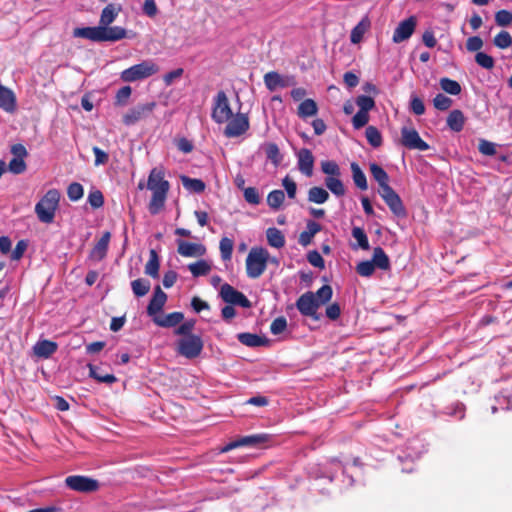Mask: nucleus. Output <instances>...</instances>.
Segmentation results:
<instances>
[{
  "instance_id": "obj_55",
  "label": "nucleus",
  "mask_w": 512,
  "mask_h": 512,
  "mask_svg": "<svg viewBox=\"0 0 512 512\" xmlns=\"http://www.w3.org/2000/svg\"><path fill=\"white\" fill-rule=\"evenodd\" d=\"M416 24L417 18L415 16H410L409 18L401 21L394 32H414Z\"/></svg>"
},
{
  "instance_id": "obj_52",
  "label": "nucleus",
  "mask_w": 512,
  "mask_h": 512,
  "mask_svg": "<svg viewBox=\"0 0 512 512\" xmlns=\"http://www.w3.org/2000/svg\"><path fill=\"white\" fill-rule=\"evenodd\" d=\"M475 61L480 67L487 70L492 69L495 65L493 57L484 52H477L475 55Z\"/></svg>"
},
{
  "instance_id": "obj_1",
  "label": "nucleus",
  "mask_w": 512,
  "mask_h": 512,
  "mask_svg": "<svg viewBox=\"0 0 512 512\" xmlns=\"http://www.w3.org/2000/svg\"><path fill=\"white\" fill-rule=\"evenodd\" d=\"M146 188L152 192L148 205L149 212L156 215L164 207L170 189L169 182L165 180L163 168L155 167L150 171Z\"/></svg>"
},
{
  "instance_id": "obj_2",
  "label": "nucleus",
  "mask_w": 512,
  "mask_h": 512,
  "mask_svg": "<svg viewBox=\"0 0 512 512\" xmlns=\"http://www.w3.org/2000/svg\"><path fill=\"white\" fill-rule=\"evenodd\" d=\"M61 194L57 189H49L35 205V213L41 223L51 224L59 208Z\"/></svg>"
},
{
  "instance_id": "obj_16",
  "label": "nucleus",
  "mask_w": 512,
  "mask_h": 512,
  "mask_svg": "<svg viewBox=\"0 0 512 512\" xmlns=\"http://www.w3.org/2000/svg\"><path fill=\"white\" fill-rule=\"evenodd\" d=\"M297 166L299 171L307 177L313 175L314 157L312 152L307 148L300 149L297 153Z\"/></svg>"
},
{
  "instance_id": "obj_43",
  "label": "nucleus",
  "mask_w": 512,
  "mask_h": 512,
  "mask_svg": "<svg viewBox=\"0 0 512 512\" xmlns=\"http://www.w3.org/2000/svg\"><path fill=\"white\" fill-rule=\"evenodd\" d=\"M285 200V193L276 189L271 191L267 196V204L272 210H278Z\"/></svg>"
},
{
  "instance_id": "obj_35",
  "label": "nucleus",
  "mask_w": 512,
  "mask_h": 512,
  "mask_svg": "<svg viewBox=\"0 0 512 512\" xmlns=\"http://www.w3.org/2000/svg\"><path fill=\"white\" fill-rule=\"evenodd\" d=\"M264 83L269 91H275L278 87H285L286 83L281 75L275 71L268 72L264 75Z\"/></svg>"
},
{
  "instance_id": "obj_17",
  "label": "nucleus",
  "mask_w": 512,
  "mask_h": 512,
  "mask_svg": "<svg viewBox=\"0 0 512 512\" xmlns=\"http://www.w3.org/2000/svg\"><path fill=\"white\" fill-rule=\"evenodd\" d=\"M167 301V295L159 286H156L152 298L147 306V314L151 317H158Z\"/></svg>"
},
{
  "instance_id": "obj_10",
  "label": "nucleus",
  "mask_w": 512,
  "mask_h": 512,
  "mask_svg": "<svg viewBox=\"0 0 512 512\" xmlns=\"http://www.w3.org/2000/svg\"><path fill=\"white\" fill-rule=\"evenodd\" d=\"M296 308L302 316L311 317L314 320H319L317 310L319 303L315 294L311 291L303 293L296 301Z\"/></svg>"
},
{
  "instance_id": "obj_3",
  "label": "nucleus",
  "mask_w": 512,
  "mask_h": 512,
  "mask_svg": "<svg viewBox=\"0 0 512 512\" xmlns=\"http://www.w3.org/2000/svg\"><path fill=\"white\" fill-rule=\"evenodd\" d=\"M121 9L120 5L110 3L103 8L98 26L76 27L73 29V32H126L121 27H108L115 20Z\"/></svg>"
},
{
  "instance_id": "obj_40",
  "label": "nucleus",
  "mask_w": 512,
  "mask_h": 512,
  "mask_svg": "<svg viewBox=\"0 0 512 512\" xmlns=\"http://www.w3.org/2000/svg\"><path fill=\"white\" fill-rule=\"evenodd\" d=\"M352 236L357 241V245H352L353 249L361 248L363 250H368L370 248L367 234L363 228L353 227Z\"/></svg>"
},
{
  "instance_id": "obj_58",
  "label": "nucleus",
  "mask_w": 512,
  "mask_h": 512,
  "mask_svg": "<svg viewBox=\"0 0 512 512\" xmlns=\"http://www.w3.org/2000/svg\"><path fill=\"white\" fill-rule=\"evenodd\" d=\"M287 328V320L285 317L280 316L275 318L270 325V332L273 335H279Z\"/></svg>"
},
{
  "instance_id": "obj_31",
  "label": "nucleus",
  "mask_w": 512,
  "mask_h": 512,
  "mask_svg": "<svg viewBox=\"0 0 512 512\" xmlns=\"http://www.w3.org/2000/svg\"><path fill=\"white\" fill-rule=\"evenodd\" d=\"M89 376L100 383L113 384L117 381L114 374H103L98 366L88 364Z\"/></svg>"
},
{
  "instance_id": "obj_63",
  "label": "nucleus",
  "mask_w": 512,
  "mask_h": 512,
  "mask_svg": "<svg viewBox=\"0 0 512 512\" xmlns=\"http://www.w3.org/2000/svg\"><path fill=\"white\" fill-rule=\"evenodd\" d=\"M495 21L499 26L505 27L512 23V13L504 9L499 10L495 15Z\"/></svg>"
},
{
  "instance_id": "obj_18",
  "label": "nucleus",
  "mask_w": 512,
  "mask_h": 512,
  "mask_svg": "<svg viewBox=\"0 0 512 512\" xmlns=\"http://www.w3.org/2000/svg\"><path fill=\"white\" fill-rule=\"evenodd\" d=\"M0 108L6 113H14L17 110L15 93L8 87L0 84Z\"/></svg>"
},
{
  "instance_id": "obj_6",
  "label": "nucleus",
  "mask_w": 512,
  "mask_h": 512,
  "mask_svg": "<svg viewBox=\"0 0 512 512\" xmlns=\"http://www.w3.org/2000/svg\"><path fill=\"white\" fill-rule=\"evenodd\" d=\"M233 111L226 93L221 90L218 91L213 98L211 118L217 124H224L227 122Z\"/></svg>"
},
{
  "instance_id": "obj_9",
  "label": "nucleus",
  "mask_w": 512,
  "mask_h": 512,
  "mask_svg": "<svg viewBox=\"0 0 512 512\" xmlns=\"http://www.w3.org/2000/svg\"><path fill=\"white\" fill-rule=\"evenodd\" d=\"M155 107L156 102L154 101L139 103L123 115V123L126 126H132L141 120H145L152 114Z\"/></svg>"
},
{
  "instance_id": "obj_12",
  "label": "nucleus",
  "mask_w": 512,
  "mask_h": 512,
  "mask_svg": "<svg viewBox=\"0 0 512 512\" xmlns=\"http://www.w3.org/2000/svg\"><path fill=\"white\" fill-rule=\"evenodd\" d=\"M220 296L222 300L230 305H238L243 308H250L251 302L240 291L236 290L228 283H224L220 288Z\"/></svg>"
},
{
  "instance_id": "obj_62",
  "label": "nucleus",
  "mask_w": 512,
  "mask_h": 512,
  "mask_svg": "<svg viewBox=\"0 0 512 512\" xmlns=\"http://www.w3.org/2000/svg\"><path fill=\"white\" fill-rule=\"evenodd\" d=\"M194 327L195 320H187L176 328L175 334L181 335L182 337H188L190 335H193L192 330L194 329Z\"/></svg>"
},
{
  "instance_id": "obj_41",
  "label": "nucleus",
  "mask_w": 512,
  "mask_h": 512,
  "mask_svg": "<svg viewBox=\"0 0 512 512\" xmlns=\"http://www.w3.org/2000/svg\"><path fill=\"white\" fill-rule=\"evenodd\" d=\"M188 269L194 277L207 275L211 270V265L206 260H198L188 265Z\"/></svg>"
},
{
  "instance_id": "obj_50",
  "label": "nucleus",
  "mask_w": 512,
  "mask_h": 512,
  "mask_svg": "<svg viewBox=\"0 0 512 512\" xmlns=\"http://www.w3.org/2000/svg\"><path fill=\"white\" fill-rule=\"evenodd\" d=\"M233 246H234L233 240L228 237H223L220 240L219 248H220L221 258L223 260L231 259L232 253H233Z\"/></svg>"
},
{
  "instance_id": "obj_29",
  "label": "nucleus",
  "mask_w": 512,
  "mask_h": 512,
  "mask_svg": "<svg viewBox=\"0 0 512 512\" xmlns=\"http://www.w3.org/2000/svg\"><path fill=\"white\" fill-rule=\"evenodd\" d=\"M370 172L373 179L379 184L380 189L386 188L389 185V176L387 172L377 163H370Z\"/></svg>"
},
{
  "instance_id": "obj_46",
  "label": "nucleus",
  "mask_w": 512,
  "mask_h": 512,
  "mask_svg": "<svg viewBox=\"0 0 512 512\" xmlns=\"http://www.w3.org/2000/svg\"><path fill=\"white\" fill-rule=\"evenodd\" d=\"M365 136L368 143L374 147L378 148L382 145V135L380 131L375 126H368L365 131Z\"/></svg>"
},
{
  "instance_id": "obj_51",
  "label": "nucleus",
  "mask_w": 512,
  "mask_h": 512,
  "mask_svg": "<svg viewBox=\"0 0 512 512\" xmlns=\"http://www.w3.org/2000/svg\"><path fill=\"white\" fill-rule=\"evenodd\" d=\"M84 189L80 183L73 182L67 188V196L71 201H78L83 197Z\"/></svg>"
},
{
  "instance_id": "obj_13",
  "label": "nucleus",
  "mask_w": 512,
  "mask_h": 512,
  "mask_svg": "<svg viewBox=\"0 0 512 512\" xmlns=\"http://www.w3.org/2000/svg\"><path fill=\"white\" fill-rule=\"evenodd\" d=\"M379 194L394 215L398 217H404L406 215V209L400 196L391 186L379 189Z\"/></svg>"
},
{
  "instance_id": "obj_44",
  "label": "nucleus",
  "mask_w": 512,
  "mask_h": 512,
  "mask_svg": "<svg viewBox=\"0 0 512 512\" xmlns=\"http://www.w3.org/2000/svg\"><path fill=\"white\" fill-rule=\"evenodd\" d=\"M131 288L136 297H143L149 292L151 284L148 280L139 278L131 282Z\"/></svg>"
},
{
  "instance_id": "obj_42",
  "label": "nucleus",
  "mask_w": 512,
  "mask_h": 512,
  "mask_svg": "<svg viewBox=\"0 0 512 512\" xmlns=\"http://www.w3.org/2000/svg\"><path fill=\"white\" fill-rule=\"evenodd\" d=\"M264 151L266 157L269 161H271L275 166H278L282 161V155L280 153L279 147L275 143H267L264 145Z\"/></svg>"
},
{
  "instance_id": "obj_36",
  "label": "nucleus",
  "mask_w": 512,
  "mask_h": 512,
  "mask_svg": "<svg viewBox=\"0 0 512 512\" xmlns=\"http://www.w3.org/2000/svg\"><path fill=\"white\" fill-rule=\"evenodd\" d=\"M268 244L274 248H282L285 245V238L282 232L275 228H268L266 231Z\"/></svg>"
},
{
  "instance_id": "obj_14",
  "label": "nucleus",
  "mask_w": 512,
  "mask_h": 512,
  "mask_svg": "<svg viewBox=\"0 0 512 512\" xmlns=\"http://www.w3.org/2000/svg\"><path fill=\"white\" fill-rule=\"evenodd\" d=\"M65 484L71 490L85 493L96 491L99 487L97 480L82 475L68 476L65 479Z\"/></svg>"
},
{
  "instance_id": "obj_22",
  "label": "nucleus",
  "mask_w": 512,
  "mask_h": 512,
  "mask_svg": "<svg viewBox=\"0 0 512 512\" xmlns=\"http://www.w3.org/2000/svg\"><path fill=\"white\" fill-rule=\"evenodd\" d=\"M206 252L202 244L180 241L178 244V253L184 257L202 256Z\"/></svg>"
},
{
  "instance_id": "obj_27",
  "label": "nucleus",
  "mask_w": 512,
  "mask_h": 512,
  "mask_svg": "<svg viewBox=\"0 0 512 512\" xmlns=\"http://www.w3.org/2000/svg\"><path fill=\"white\" fill-rule=\"evenodd\" d=\"M371 262L374 264L375 268L380 270H389L391 268V263L388 255L384 251L382 247H375L373 250V255Z\"/></svg>"
},
{
  "instance_id": "obj_37",
  "label": "nucleus",
  "mask_w": 512,
  "mask_h": 512,
  "mask_svg": "<svg viewBox=\"0 0 512 512\" xmlns=\"http://www.w3.org/2000/svg\"><path fill=\"white\" fill-rule=\"evenodd\" d=\"M308 201L315 204H323L329 199V193L322 187L314 186L308 191Z\"/></svg>"
},
{
  "instance_id": "obj_21",
  "label": "nucleus",
  "mask_w": 512,
  "mask_h": 512,
  "mask_svg": "<svg viewBox=\"0 0 512 512\" xmlns=\"http://www.w3.org/2000/svg\"><path fill=\"white\" fill-rule=\"evenodd\" d=\"M407 453L403 455H398V459L400 462H404L410 460L413 462L415 459L419 458L420 455L424 452V445L421 440L418 438L411 439L407 445Z\"/></svg>"
},
{
  "instance_id": "obj_49",
  "label": "nucleus",
  "mask_w": 512,
  "mask_h": 512,
  "mask_svg": "<svg viewBox=\"0 0 512 512\" xmlns=\"http://www.w3.org/2000/svg\"><path fill=\"white\" fill-rule=\"evenodd\" d=\"M314 294L320 307L321 305H324L331 300L333 296V290L330 285H323Z\"/></svg>"
},
{
  "instance_id": "obj_11",
  "label": "nucleus",
  "mask_w": 512,
  "mask_h": 512,
  "mask_svg": "<svg viewBox=\"0 0 512 512\" xmlns=\"http://www.w3.org/2000/svg\"><path fill=\"white\" fill-rule=\"evenodd\" d=\"M401 143L410 150L427 151L430 148L429 144L420 137L417 130L409 127H402Z\"/></svg>"
},
{
  "instance_id": "obj_33",
  "label": "nucleus",
  "mask_w": 512,
  "mask_h": 512,
  "mask_svg": "<svg viewBox=\"0 0 512 512\" xmlns=\"http://www.w3.org/2000/svg\"><path fill=\"white\" fill-rule=\"evenodd\" d=\"M318 112V107L313 99H305L298 106V116L300 118H307L315 116Z\"/></svg>"
},
{
  "instance_id": "obj_64",
  "label": "nucleus",
  "mask_w": 512,
  "mask_h": 512,
  "mask_svg": "<svg viewBox=\"0 0 512 512\" xmlns=\"http://www.w3.org/2000/svg\"><path fill=\"white\" fill-rule=\"evenodd\" d=\"M9 171L14 174L23 173L27 166L24 159L12 158L8 164Z\"/></svg>"
},
{
  "instance_id": "obj_34",
  "label": "nucleus",
  "mask_w": 512,
  "mask_h": 512,
  "mask_svg": "<svg viewBox=\"0 0 512 512\" xmlns=\"http://www.w3.org/2000/svg\"><path fill=\"white\" fill-rule=\"evenodd\" d=\"M350 168L352 172V179L356 187L363 191L367 190L368 184L366 175L362 171L361 167L356 162H352Z\"/></svg>"
},
{
  "instance_id": "obj_7",
  "label": "nucleus",
  "mask_w": 512,
  "mask_h": 512,
  "mask_svg": "<svg viewBox=\"0 0 512 512\" xmlns=\"http://www.w3.org/2000/svg\"><path fill=\"white\" fill-rule=\"evenodd\" d=\"M204 347L202 338L199 335L182 337L177 341V352L187 359L197 358Z\"/></svg>"
},
{
  "instance_id": "obj_48",
  "label": "nucleus",
  "mask_w": 512,
  "mask_h": 512,
  "mask_svg": "<svg viewBox=\"0 0 512 512\" xmlns=\"http://www.w3.org/2000/svg\"><path fill=\"white\" fill-rule=\"evenodd\" d=\"M321 170L327 177L341 176L339 165L333 160H326L321 162Z\"/></svg>"
},
{
  "instance_id": "obj_24",
  "label": "nucleus",
  "mask_w": 512,
  "mask_h": 512,
  "mask_svg": "<svg viewBox=\"0 0 512 512\" xmlns=\"http://www.w3.org/2000/svg\"><path fill=\"white\" fill-rule=\"evenodd\" d=\"M58 345L56 342L50 340L37 341L33 346L34 354L41 358H49L57 351Z\"/></svg>"
},
{
  "instance_id": "obj_39",
  "label": "nucleus",
  "mask_w": 512,
  "mask_h": 512,
  "mask_svg": "<svg viewBox=\"0 0 512 512\" xmlns=\"http://www.w3.org/2000/svg\"><path fill=\"white\" fill-rule=\"evenodd\" d=\"M325 186L337 197H341L345 194V187L343 182L340 179V176L337 177H326L325 178Z\"/></svg>"
},
{
  "instance_id": "obj_56",
  "label": "nucleus",
  "mask_w": 512,
  "mask_h": 512,
  "mask_svg": "<svg viewBox=\"0 0 512 512\" xmlns=\"http://www.w3.org/2000/svg\"><path fill=\"white\" fill-rule=\"evenodd\" d=\"M433 105L436 109L445 111L452 105V100L442 93L437 94L433 99Z\"/></svg>"
},
{
  "instance_id": "obj_25",
  "label": "nucleus",
  "mask_w": 512,
  "mask_h": 512,
  "mask_svg": "<svg viewBox=\"0 0 512 512\" xmlns=\"http://www.w3.org/2000/svg\"><path fill=\"white\" fill-rule=\"evenodd\" d=\"M128 34H74L92 43L116 42L125 38Z\"/></svg>"
},
{
  "instance_id": "obj_28",
  "label": "nucleus",
  "mask_w": 512,
  "mask_h": 512,
  "mask_svg": "<svg viewBox=\"0 0 512 512\" xmlns=\"http://www.w3.org/2000/svg\"><path fill=\"white\" fill-rule=\"evenodd\" d=\"M446 122L452 131L460 132L465 124V116L461 110L454 109L449 113Z\"/></svg>"
},
{
  "instance_id": "obj_20",
  "label": "nucleus",
  "mask_w": 512,
  "mask_h": 512,
  "mask_svg": "<svg viewBox=\"0 0 512 512\" xmlns=\"http://www.w3.org/2000/svg\"><path fill=\"white\" fill-rule=\"evenodd\" d=\"M337 472H341L342 475L347 476L349 485L353 484L352 476L347 475L346 467H344L338 459H332L329 461L325 467V470L321 475H319V477L328 478L330 481H332L336 477Z\"/></svg>"
},
{
  "instance_id": "obj_45",
  "label": "nucleus",
  "mask_w": 512,
  "mask_h": 512,
  "mask_svg": "<svg viewBox=\"0 0 512 512\" xmlns=\"http://www.w3.org/2000/svg\"><path fill=\"white\" fill-rule=\"evenodd\" d=\"M163 41L167 49L175 52L181 49L184 43V37L183 35L177 36L176 34H165Z\"/></svg>"
},
{
  "instance_id": "obj_32",
  "label": "nucleus",
  "mask_w": 512,
  "mask_h": 512,
  "mask_svg": "<svg viewBox=\"0 0 512 512\" xmlns=\"http://www.w3.org/2000/svg\"><path fill=\"white\" fill-rule=\"evenodd\" d=\"M180 180L183 187L189 192L202 193L205 190L206 185L201 179L190 178L182 175Z\"/></svg>"
},
{
  "instance_id": "obj_61",
  "label": "nucleus",
  "mask_w": 512,
  "mask_h": 512,
  "mask_svg": "<svg viewBox=\"0 0 512 512\" xmlns=\"http://www.w3.org/2000/svg\"><path fill=\"white\" fill-rule=\"evenodd\" d=\"M368 121H369L368 112H363V111L358 110V112L352 118L353 128L358 130V129L364 127L368 123Z\"/></svg>"
},
{
  "instance_id": "obj_54",
  "label": "nucleus",
  "mask_w": 512,
  "mask_h": 512,
  "mask_svg": "<svg viewBox=\"0 0 512 512\" xmlns=\"http://www.w3.org/2000/svg\"><path fill=\"white\" fill-rule=\"evenodd\" d=\"M356 104L360 111L368 112L375 106V101L372 97L366 95H360L356 98Z\"/></svg>"
},
{
  "instance_id": "obj_8",
  "label": "nucleus",
  "mask_w": 512,
  "mask_h": 512,
  "mask_svg": "<svg viewBox=\"0 0 512 512\" xmlns=\"http://www.w3.org/2000/svg\"><path fill=\"white\" fill-rule=\"evenodd\" d=\"M223 134L227 138H236L244 135L250 128L249 118L244 113H236L225 122Z\"/></svg>"
},
{
  "instance_id": "obj_57",
  "label": "nucleus",
  "mask_w": 512,
  "mask_h": 512,
  "mask_svg": "<svg viewBox=\"0 0 512 512\" xmlns=\"http://www.w3.org/2000/svg\"><path fill=\"white\" fill-rule=\"evenodd\" d=\"M87 202L94 209L102 207L104 204V197L102 192L99 190L90 191L87 198Z\"/></svg>"
},
{
  "instance_id": "obj_38",
  "label": "nucleus",
  "mask_w": 512,
  "mask_h": 512,
  "mask_svg": "<svg viewBox=\"0 0 512 512\" xmlns=\"http://www.w3.org/2000/svg\"><path fill=\"white\" fill-rule=\"evenodd\" d=\"M159 257L155 250H150V257L145 265V273L153 278L159 277Z\"/></svg>"
},
{
  "instance_id": "obj_30",
  "label": "nucleus",
  "mask_w": 512,
  "mask_h": 512,
  "mask_svg": "<svg viewBox=\"0 0 512 512\" xmlns=\"http://www.w3.org/2000/svg\"><path fill=\"white\" fill-rule=\"evenodd\" d=\"M238 341L247 347H260L265 345L266 340L257 334L253 333H239L237 334Z\"/></svg>"
},
{
  "instance_id": "obj_26",
  "label": "nucleus",
  "mask_w": 512,
  "mask_h": 512,
  "mask_svg": "<svg viewBox=\"0 0 512 512\" xmlns=\"http://www.w3.org/2000/svg\"><path fill=\"white\" fill-rule=\"evenodd\" d=\"M183 319L184 314L182 312H172L164 318L154 317L153 322L160 327L171 328L179 325Z\"/></svg>"
},
{
  "instance_id": "obj_4",
  "label": "nucleus",
  "mask_w": 512,
  "mask_h": 512,
  "mask_svg": "<svg viewBox=\"0 0 512 512\" xmlns=\"http://www.w3.org/2000/svg\"><path fill=\"white\" fill-rule=\"evenodd\" d=\"M269 252L262 247H252L246 258V273L251 279L259 278L267 268Z\"/></svg>"
},
{
  "instance_id": "obj_15",
  "label": "nucleus",
  "mask_w": 512,
  "mask_h": 512,
  "mask_svg": "<svg viewBox=\"0 0 512 512\" xmlns=\"http://www.w3.org/2000/svg\"><path fill=\"white\" fill-rule=\"evenodd\" d=\"M270 439L271 435L266 433L243 436L235 441L228 443L225 447L222 448V452H228L232 449L243 446L257 447L263 443H267L270 441Z\"/></svg>"
},
{
  "instance_id": "obj_19",
  "label": "nucleus",
  "mask_w": 512,
  "mask_h": 512,
  "mask_svg": "<svg viewBox=\"0 0 512 512\" xmlns=\"http://www.w3.org/2000/svg\"><path fill=\"white\" fill-rule=\"evenodd\" d=\"M111 234L110 232L106 231L102 234L101 238L97 241V243L94 245L92 250L90 251V259L94 261H101L103 260L108 251L109 242H110Z\"/></svg>"
},
{
  "instance_id": "obj_60",
  "label": "nucleus",
  "mask_w": 512,
  "mask_h": 512,
  "mask_svg": "<svg viewBox=\"0 0 512 512\" xmlns=\"http://www.w3.org/2000/svg\"><path fill=\"white\" fill-rule=\"evenodd\" d=\"M478 150L486 156H494L496 154V144L485 139L479 141Z\"/></svg>"
},
{
  "instance_id": "obj_47",
  "label": "nucleus",
  "mask_w": 512,
  "mask_h": 512,
  "mask_svg": "<svg viewBox=\"0 0 512 512\" xmlns=\"http://www.w3.org/2000/svg\"><path fill=\"white\" fill-rule=\"evenodd\" d=\"M439 83L441 89L448 94L458 95L461 92V85L455 80L444 77L440 79Z\"/></svg>"
},
{
  "instance_id": "obj_5",
  "label": "nucleus",
  "mask_w": 512,
  "mask_h": 512,
  "mask_svg": "<svg viewBox=\"0 0 512 512\" xmlns=\"http://www.w3.org/2000/svg\"><path fill=\"white\" fill-rule=\"evenodd\" d=\"M158 71V66L151 60L143 61L133 65L121 72V79L124 82H135L148 78Z\"/></svg>"
},
{
  "instance_id": "obj_59",
  "label": "nucleus",
  "mask_w": 512,
  "mask_h": 512,
  "mask_svg": "<svg viewBox=\"0 0 512 512\" xmlns=\"http://www.w3.org/2000/svg\"><path fill=\"white\" fill-rule=\"evenodd\" d=\"M243 196L245 201L252 205H258L261 200L258 190L254 187H246L243 191Z\"/></svg>"
},
{
  "instance_id": "obj_23",
  "label": "nucleus",
  "mask_w": 512,
  "mask_h": 512,
  "mask_svg": "<svg viewBox=\"0 0 512 512\" xmlns=\"http://www.w3.org/2000/svg\"><path fill=\"white\" fill-rule=\"evenodd\" d=\"M322 229L321 225L313 220H308L306 223V229L299 235L298 242L300 245L306 247L311 242L313 237L320 232Z\"/></svg>"
},
{
  "instance_id": "obj_53",
  "label": "nucleus",
  "mask_w": 512,
  "mask_h": 512,
  "mask_svg": "<svg viewBox=\"0 0 512 512\" xmlns=\"http://www.w3.org/2000/svg\"><path fill=\"white\" fill-rule=\"evenodd\" d=\"M375 266L371 260L361 261L356 266V272L363 277H370L375 271Z\"/></svg>"
}]
</instances>
